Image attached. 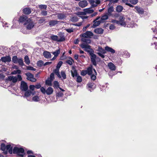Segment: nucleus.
<instances>
[{
	"instance_id": "c03bdc74",
	"label": "nucleus",
	"mask_w": 157,
	"mask_h": 157,
	"mask_svg": "<svg viewBox=\"0 0 157 157\" xmlns=\"http://www.w3.org/2000/svg\"><path fill=\"white\" fill-rule=\"evenodd\" d=\"M123 7L121 6H118L116 8V10L118 12H121L123 10Z\"/></svg>"
},
{
	"instance_id": "cd10ccee",
	"label": "nucleus",
	"mask_w": 157,
	"mask_h": 157,
	"mask_svg": "<svg viewBox=\"0 0 157 157\" xmlns=\"http://www.w3.org/2000/svg\"><path fill=\"white\" fill-rule=\"evenodd\" d=\"M83 11H85L86 13V15L87 14H90L93 13L94 10L90 8H86L83 9Z\"/></svg>"
},
{
	"instance_id": "6e6d98bb",
	"label": "nucleus",
	"mask_w": 157,
	"mask_h": 157,
	"mask_svg": "<svg viewBox=\"0 0 157 157\" xmlns=\"http://www.w3.org/2000/svg\"><path fill=\"white\" fill-rule=\"evenodd\" d=\"M113 11V6L109 7L108 9V12L109 14H111Z\"/></svg>"
},
{
	"instance_id": "774afa93",
	"label": "nucleus",
	"mask_w": 157,
	"mask_h": 157,
	"mask_svg": "<svg viewBox=\"0 0 157 157\" xmlns=\"http://www.w3.org/2000/svg\"><path fill=\"white\" fill-rule=\"evenodd\" d=\"M87 74V71L82 70L81 72V75L83 76H85Z\"/></svg>"
},
{
	"instance_id": "b1692460",
	"label": "nucleus",
	"mask_w": 157,
	"mask_h": 157,
	"mask_svg": "<svg viewBox=\"0 0 157 157\" xmlns=\"http://www.w3.org/2000/svg\"><path fill=\"white\" fill-rule=\"evenodd\" d=\"M40 100V98L39 97L36 96L33 97L32 98H29V99H28V101H34L37 102Z\"/></svg>"
},
{
	"instance_id": "c85d7f7f",
	"label": "nucleus",
	"mask_w": 157,
	"mask_h": 157,
	"mask_svg": "<svg viewBox=\"0 0 157 157\" xmlns=\"http://www.w3.org/2000/svg\"><path fill=\"white\" fill-rule=\"evenodd\" d=\"M108 66L112 71H114L116 69V67L115 65L112 63L110 62L108 63Z\"/></svg>"
},
{
	"instance_id": "9b49d317",
	"label": "nucleus",
	"mask_w": 157,
	"mask_h": 157,
	"mask_svg": "<svg viewBox=\"0 0 157 157\" xmlns=\"http://www.w3.org/2000/svg\"><path fill=\"white\" fill-rule=\"evenodd\" d=\"M21 89L24 91H26L28 89V86L27 83L24 81H22L21 82Z\"/></svg>"
},
{
	"instance_id": "dca6fc26",
	"label": "nucleus",
	"mask_w": 157,
	"mask_h": 157,
	"mask_svg": "<svg viewBox=\"0 0 157 157\" xmlns=\"http://www.w3.org/2000/svg\"><path fill=\"white\" fill-rule=\"evenodd\" d=\"M35 94V92H32L30 90H26L25 94V97L28 100V99H29V97L31 94H32V95H33Z\"/></svg>"
},
{
	"instance_id": "c9c22d12",
	"label": "nucleus",
	"mask_w": 157,
	"mask_h": 157,
	"mask_svg": "<svg viewBox=\"0 0 157 157\" xmlns=\"http://www.w3.org/2000/svg\"><path fill=\"white\" fill-rule=\"evenodd\" d=\"M87 74L89 75H91L93 73V67L92 66H91L87 68Z\"/></svg>"
},
{
	"instance_id": "f03ea898",
	"label": "nucleus",
	"mask_w": 157,
	"mask_h": 157,
	"mask_svg": "<svg viewBox=\"0 0 157 157\" xmlns=\"http://www.w3.org/2000/svg\"><path fill=\"white\" fill-rule=\"evenodd\" d=\"M24 151V150L22 148L15 147L13 148V152L14 154H16L19 156V157H24L25 154Z\"/></svg>"
},
{
	"instance_id": "603ef678",
	"label": "nucleus",
	"mask_w": 157,
	"mask_h": 157,
	"mask_svg": "<svg viewBox=\"0 0 157 157\" xmlns=\"http://www.w3.org/2000/svg\"><path fill=\"white\" fill-rule=\"evenodd\" d=\"M39 8L41 10H46L47 8V6L45 5H41L39 6Z\"/></svg>"
},
{
	"instance_id": "72a5a7b5",
	"label": "nucleus",
	"mask_w": 157,
	"mask_h": 157,
	"mask_svg": "<svg viewBox=\"0 0 157 157\" xmlns=\"http://www.w3.org/2000/svg\"><path fill=\"white\" fill-rule=\"evenodd\" d=\"M103 31V30L101 28L96 29L94 30V32L95 33L99 34L102 33Z\"/></svg>"
},
{
	"instance_id": "58836bf2",
	"label": "nucleus",
	"mask_w": 157,
	"mask_h": 157,
	"mask_svg": "<svg viewBox=\"0 0 157 157\" xmlns=\"http://www.w3.org/2000/svg\"><path fill=\"white\" fill-rule=\"evenodd\" d=\"M93 70L94 73H93V74L91 75V78L94 81L96 79V75L97 72L95 69H93Z\"/></svg>"
},
{
	"instance_id": "3c124183",
	"label": "nucleus",
	"mask_w": 157,
	"mask_h": 157,
	"mask_svg": "<svg viewBox=\"0 0 157 157\" xmlns=\"http://www.w3.org/2000/svg\"><path fill=\"white\" fill-rule=\"evenodd\" d=\"M70 59L67 60L66 61V63L70 65L72 64V62L74 61L70 57Z\"/></svg>"
},
{
	"instance_id": "ddd939ff",
	"label": "nucleus",
	"mask_w": 157,
	"mask_h": 157,
	"mask_svg": "<svg viewBox=\"0 0 157 157\" xmlns=\"http://www.w3.org/2000/svg\"><path fill=\"white\" fill-rule=\"evenodd\" d=\"M153 24L154 25L156 24V26L154 28H152L151 29L152 30H153V32L155 34V35L153 37V40H154L155 39H157V21H153Z\"/></svg>"
},
{
	"instance_id": "2eb2a0df",
	"label": "nucleus",
	"mask_w": 157,
	"mask_h": 157,
	"mask_svg": "<svg viewBox=\"0 0 157 157\" xmlns=\"http://www.w3.org/2000/svg\"><path fill=\"white\" fill-rule=\"evenodd\" d=\"M135 9L136 10V12L137 13L139 14H143L144 12V10L140 6H136L135 7Z\"/></svg>"
},
{
	"instance_id": "a18cd8bd",
	"label": "nucleus",
	"mask_w": 157,
	"mask_h": 157,
	"mask_svg": "<svg viewBox=\"0 0 157 157\" xmlns=\"http://www.w3.org/2000/svg\"><path fill=\"white\" fill-rule=\"evenodd\" d=\"M70 20L72 22H77L78 20V18L77 16H75L71 17Z\"/></svg>"
},
{
	"instance_id": "338daca9",
	"label": "nucleus",
	"mask_w": 157,
	"mask_h": 157,
	"mask_svg": "<svg viewBox=\"0 0 157 157\" xmlns=\"http://www.w3.org/2000/svg\"><path fill=\"white\" fill-rule=\"evenodd\" d=\"M45 19L44 17H43L40 18V19L39 20V22L40 23H42L45 21Z\"/></svg>"
},
{
	"instance_id": "13d9d810",
	"label": "nucleus",
	"mask_w": 157,
	"mask_h": 157,
	"mask_svg": "<svg viewBox=\"0 0 157 157\" xmlns=\"http://www.w3.org/2000/svg\"><path fill=\"white\" fill-rule=\"evenodd\" d=\"M76 77H77L76 81L77 82H80L82 81V78L80 76L78 75Z\"/></svg>"
},
{
	"instance_id": "6e6552de",
	"label": "nucleus",
	"mask_w": 157,
	"mask_h": 157,
	"mask_svg": "<svg viewBox=\"0 0 157 157\" xmlns=\"http://www.w3.org/2000/svg\"><path fill=\"white\" fill-rule=\"evenodd\" d=\"M59 89L61 91H59L56 94L57 99L58 100L63 101V100L62 98V97L63 95V92L64 91V90L60 88H59Z\"/></svg>"
},
{
	"instance_id": "37998d69",
	"label": "nucleus",
	"mask_w": 157,
	"mask_h": 157,
	"mask_svg": "<svg viewBox=\"0 0 157 157\" xmlns=\"http://www.w3.org/2000/svg\"><path fill=\"white\" fill-rule=\"evenodd\" d=\"M25 62V63L27 65H29L30 63V61L27 56H26L24 58Z\"/></svg>"
},
{
	"instance_id": "2f4dec72",
	"label": "nucleus",
	"mask_w": 157,
	"mask_h": 157,
	"mask_svg": "<svg viewBox=\"0 0 157 157\" xmlns=\"http://www.w3.org/2000/svg\"><path fill=\"white\" fill-rule=\"evenodd\" d=\"M108 18V16L107 14L104 15H103L101 17V23H104L105 21Z\"/></svg>"
},
{
	"instance_id": "09e8293b",
	"label": "nucleus",
	"mask_w": 157,
	"mask_h": 157,
	"mask_svg": "<svg viewBox=\"0 0 157 157\" xmlns=\"http://www.w3.org/2000/svg\"><path fill=\"white\" fill-rule=\"evenodd\" d=\"M59 82L56 81H54V86L53 87L56 89H58L60 87H59Z\"/></svg>"
},
{
	"instance_id": "20e7f679",
	"label": "nucleus",
	"mask_w": 157,
	"mask_h": 157,
	"mask_svg": "<svg viewBox=\"0 0 157 157\" xmlns=\"http://www.w3.org/2000/svg\"><path fill=\"white\" fill-rule=\"evenodd\" d=\"M22 79L21 75H18L17 76H10L8 77V80L13 83H16L17 81H21Z\"/></svg>"
},
{
	"instance_id": "680f3d73",
	"label": "nucleus",
	"mask_w": 157,
	"mask_h": 157,
	"mask_svg": "<svg viewBox=\"0 0 157 157\" xmlns=\"http://www.w3.org/2000/svg\"><path fill=\"white\" fill-rule=\"evenodd\" d=\"M63 64V62L62 61H59L57 64L56 68L59 69Z\"/></svg>"
},
{
	"instance_id": "79ce46f5",
	"label": "nucleus",
	"mask_w": 157,
	"mask_h": 157,
	"mask_svg": "<svg viewBox=\"0 0 157 157\" xmlns=\"http://www.w3.org/2000/svg\"><path fill=\"white\" fill-rule=\"evenodd\" d=\"M18 59L17 57L16 56H14L12 58V61L14 63H17V61Z\"/></svg>"
},
{
	"instance_id": "e433bc0d",
	"label": "nucleus",
	"mask_w": 157,
	"mask_h": 157,
	"mask_svg": "<svg viewBox=\"0 0 157 157\" xmlns=\"http://www.w3.org/2000/svg\"><path fill=\"white\" fill-rule=\"evenodd\" d=\"M71 72L72 74V75L73 77H76L78 75V74L77 71L75 69H73L72 71H71Z\"/></svg>"
},
{
	"instance_id": "de8ad7c7",
	"label": "nucleus",
	"mask_w": 157,
	"mask_h": 157,
	"mask_svg": "<svg viewBox=\"0 0 157 157\" xmlns=\"http://www.w3.org/2000/svg\"><path fill=\"white\" fill-rule=\"evenodd\" d=\"M61 77H62L63 79H65L66 78V75L64 71H62L61 72Z\"/></svg>"
},
{
	"instance_id": "c756f323",
	"label": "nucleus",
	"mask_w": 157,
	"mask_h": 157,
	"mask_svg": "<svg viewBox=\"0 0 157 157\" xmlns=\"http://www.w3.org/2000/svg\"><path fill=\"white\" fill-rule=\"evenodd\" d=\"M23 13L25 14H29L31 13V11L29 8H25L23 10Z\"/></svg>"
},
{
	"instance_id": "9d476101",
	"label": "nucleus",
	"mask_w": 157,
	"mask_h": 157,
	"mask_svg": "<svg viewBox=\"0 0 157 157\" xmlns=\"http://www.w3.org/2000/svg\"><path fill=\"white\" fill-rule=\"evenodd\" d=\"M124 17L123 16H120L119 17V21H118V24L122 26H124L126 27L127 25L126 23L124 21Z\"/></svg>"
},
{
	"instance_id": "6ab92c4d",
	"label": "nucleus",
	"mask_w": 157,
	"mask_h": 157,
	"mask_svg": "<svg viewBox=\"0 0 157 157\" xmlns=\"http://www.w3.org/2000/svg\"><path fill=\"white\" fill-rule=\"evenodd\" d=\"M79 6L82 8H84L87 6L88 3L86 0H82L78 3Z\"/></svg>"
},
{
	"instance_id": "052dcab7",
	"label": "nucleus",
	"mask_w": 157,
	"mask_h": 157,
	"mask_svg": "<svg viewBox=\"0 0 157 157\" xmlns=\"http://www.w3.org/2000/svg\"><path fill=\"white\" fill-rule=\"evenodd\" d=\"M129 1L131 4L136 5L138 1V0H129Z\"/></svg>"
},
{
	"instance_id": "a19ab883",
	"label": "nucleus",
	"mask_w": 157,
	"mask_h": 157,
	"mask_svg": "<svg viewBox=\"0 0 157 157\" xmlns=\"http://www.w3.org/2000/svg\"><path fill=\"white\" fill-rule=\"evenodd\" d=\"M17 63H18L20 66H22L24 65V63L23 60L21 58H18Z\"/></svg>"
},
{
	"instance_id": "ea45409f",
	"label": "nucleus",
	"mask_w": 157,
	"mask_h": 157,
	"mask_svg": "<svg viewBox=\"0 0 157 157\" xmlns=\"http://www.w3.org/2000/svg\"><path fill=\"white\" fill-rule=\"evenodd\" d=\"M57 17L59 19H62L65 17V16L64 14L59 13L57 14Z\"/></svg>"
},
{
	"instance_id": "423d86ee",
	"label": "nucleus",
	"mask_w": 157,
	"mask_h": 157,
	"mask_svg": "<svg viewBox=\"0 0 157 157\" xmlns=\"http://www.w3.org/2000/svg\"><path fill=\"white\" fill-rule=\"evenodd\" d=\"M81 47L83 49H84L85 51L89 53L91 52L93 49L91 48V46L88 44L82 43L80 45Z\"/></svg>"
},
{
	"instance_id": "864d4df0",
	"label": "nucleus",
	"mask_w": 157,
	"mask_h": 157,
	"mask_svg": "<svg viewBox=\"0 0 157 157\" xmlns=\"http://www.w3.org/2000/svg\"><path fill=\"white\" fill-rule=\"evenodd\" d=\"M21 71L20 70H17L16 71H14L11 72V74L12 75H15L17 74H21Z\"/></svg>"
},
{
	"instance_id": "0e129e2a",
	"label": "nucleus",
	"mask_w": 157,
	"mask_h": 157,
	"mask_svg": "<svg viewBox=\"0 0 157 157\" xmlns=\"http://www.w3.org/2000/svg\"><path fill=\"white\" fill-rule=\"evenodd\" d=\"M13 25L12 26H11L12 28H16V26L15 25V24L16 22H17V20H15V19L13 20Z\"/></svg>"
},
{
	"instance_id": "473e14b6",
	"label": "nucleus",
	"mask_w": 157,
	"mask_h": 157,
	"mask_svg": "<svg viewBox=\"0 0 157 157\" xmlns=\"http://www.w3.org/2000/svg\"><path fill=\"white\" fill-rule=\"evenodd\" d=\"M53 73L55 74L58 78H61V76L59 73V69L56 68L55 69L53 70Z\"/></svg>"
},
{
	"instance_id": "f704fd0d",
	"label": "nucleus",
	"mask_w": 157,
	"mask_h": 157,
	"mask_svg": "<svg viewBox=\"0 0 157 157\" xmlns=\"http://www.w3.org/2000/svg\"><path fill=\"white\" fill-rule=\"evenodd\" d=\"M97 51L99 52H100L102 54H105L106 53V52L105 49H104L102 47H98Z\"/></svg>"
},
{
	"instance_id": "bb28decb",
	"label": "nucleus",
	"mask_w": 157,
	"mask_h": 157,
	"mask_svg": "<svg viewBox=\"0 0 157 157\" xmlns=\"http://www.w3.org/2000/svg\"><path fill=\"white\" fill-rule=\"evenodd\" d=\"M105 49L106 52L107 51L108 52H110L112 54H113L115 53V51L114 50L108 46H106L105 47Z\"/></svg>"
},
{
	"instance_id": "8fccbe9b",
	"label": "nucleus",
	"mask_w": 157,
	"mask_h": 157,
	"mask_svg": "<svg viewBox=\"0 0 157 157\" xmlns=\"http://www.w3.org/2000/svg\"><path fill=\"white\" fill-rule=\"evenodd\" d=\"M60 53L59 49L56 50L55 52H53L52 54L54 55L55 57H57Z\"/></svg>"
},
{
	"instance_id": "f8f14e48",
	"label": "nucleus",
	"mask_w": 157,
	"mask_h": 157,
	"mask_svg": "<svg viewBox=\"0 0 157 157\" xmlns=\"http://www.w3.org/2000/svg\"><path fill=\"white\" fill-rule=\"evenodd\" d=\"M153 24L154 25L156 24V26L154 28H152L151 29L152 30H153V32L155 34V35L153 37V40H154L155 39H157V21H153Z\"/></svg>"
},
{
	"instance_id": "412c9836",
	"label": "nucleus",
	"mask_w": 157,
	"mask_h": 157,
	"mask_svg": "<svg viewBox=\"0 0 157 157\" xmlns=\"http://www.w3.org/2000/svg\"><path fill=\"white\" fill-rule=\"evenodd\" d=\"M43 55L44 57L46 59H50L51 57L50 52L47 51H44L43 53Z\"/></svg>"
},
{
	"instance_id": "49530a36",
	"label": "nucleus",
	"mask_w": 157,
	"mask_h": 157,
	"mask_svg": "<svg viewBox=\"0 0 157 157\" xmlns=\"http://www.w3.org/2000/svg\"><path fill=\"white\" fill-rule=\"evenodd\" d=\"M44 63L42 60H39L37 61V65L38 67H41L43 65H44Z\"/></svg>"
},
{
	"instance_id": "69168bd1",
	"label": "nucleus",
	"mask_w": 157,
	"mask_h": 157,
	"mask_svg": "<svg viewBox=\"0 0 157 157\" xmlns=\"http://www.w3.org/2000/svg\"><path fill=\"white\" fill-rule=\"evenodd\" d=\"M27 69L33 71H35L36 70V69L35 68L31 66H27Z\"/></svg>"
},
{
	"instance_id": "7ed1b4c3",
	"label": "nucleus",
	"mask_w": 157,
	"mask_h": 157,
	"mask_svg": "<svg viewBox=\"0 0 157 157\" xmlns=\"http://www.w3.org/2000/svg\"><path fill=\"white\" fill-rule=\"evenodd\" d=\"M24 25H25V27L27 30H29L32 29L34 27L35 24L30 18H29L27 21V22L25 23Z\"/></svg>"
},
{
	"instance_id": "bf43d9fd",
	"label": "nucleus",
	"mask_w": 157,
	"mask_h": 157,
	"mask_svg": "<svg viewBox=\"0 0 157 157\" xmlns=\"http://www.w3.org/2000/svg\"><path fill=\"white\" fill-rule=\"evenodd\" d=\"M40 13L42 16H46L47 15L48 12L46 10H43L41 11Z\"/></svg>"
},
{
	"instance_id": "4be33fe9",
	"label": "nucleus",
	"mask_w": 157,
	"mask_h": 157,
	"mask_svg": "<svg viewBox=\"0 0 157 157\" xmlns=\"http://www.w3.org/2000/svg\"><path fill=\"white\" fill-rule=\"evenodd\" d=\"M59 21L55 20H50L49 22V25L51 27L54 26L57 24Z\"/></svg>"
},
{
	"instance_id": "4c0bfd02",
	"label": "nucleus",
	"mask_w": 157,
	"mask_h": 157,
	"mask_svg": "<svg viewBox=\"0 0 157 157\" xmlns=\"http://www.w3.org/2000/svg\"><path fill=\"white\" fill-rule=\"evenodd\" d=\"M122 2L126 5L129 6L131 7H134V6L129 3V1L128 0H122Z\"/></svg>"
},
{
	"instance_id": "393cba45",
	"label": "nucleus",
	"mask_w": 157,
	"mask_h": 157,
	"mask_svg": "<svg viewBox=\"0 0 157 157\" xmlns=\"http://www.w3.org/2000/svg\"><path fill=\"white\" fill-rule=\"evenodd\" d=\"M126 23L127 25L126 27L133 28L136 26V25L135 23L133 21H131L130 22L129 24L128 22H127Z\"/></svg>"
},
{
	"instance_id": "a211bd4d",
	"label": "nucleus",
	"mask_w": 157,
	"mask_h": 157,
	"mask_svg": "<svg viewBox=\"0 0 157 157\" xmlns=\"http://www.w3.org/2000/svg\"><path fill=\"white\" fill-rule=\"evenodd\" d=\"M1 60L4 63L10 62L11 61V58L9 56H6L2 57Z\"/></svg>"
},
{
	"instance_id": "a878e982",
	"label": "nucleus",
	"mask_w": 157,
	"mask_h": 157,
	"mask_svg": "<svg viewBox=\"0 0 157 157\" xmlns=\"http://www.w3.org/2000/svg\"><path fill=\"white\" fill-rule=\"evenodd\" d=\"M87 38L82 37L81 39V40L83 42V43L85 44H90L91 43V40L89 39H87Z\"/></svg>"
},
{
	"instance_id": "f257e3e1",
	"label": "nucleus",
	"mask_w": 157,
	"mask_h": 157,
	"mask_svg": "<svg viewBox=\"0 0 157 157\" xmlns=\"http://www.w3.org/2000/svg\"><path fill=\"white\" fill-rule=\"evenodd\" d=\"M1 149L3 151V153L6 155L8 151L10 154L13 153V147L11 146V145L8 144L6 146L4 144H2L1 145Z\"/></svg>"
},
{
	"instance_id": "5fc2aeb1",
	"label": "nucleus",
	"mask_w": 157,
	"mask_h": 157,
	"mask_svg": "<svg viewBox=\"0 0 157 157\" xmlns=\"http://www.w3.org/2000/svg\"><path fill=\"white\" fill-rule=\"evenodd\" d=\"M28 30H27V29H26V28L22 29L21 31L24 34H28L29 33V32L28 31Z\"/></svg>"
},
{
	"instance_id": "0eeeda50",
	"label": "nucleus",
	"mask_w": 157,
	"mask_h": 157,
	"mask_svg": "<svg viewBox=\"0 0 157 157\" xmlns=\"http://www.w3.org/2000/svg\"><path fill=\"white\" fill-rule=\"evenodd\" d=\"M27 77V79L32 82H35L36 80L34 77L33 75L29 72H28L25 74Z\"/></svg>"
},
{
	"instance_id": "f3484780",
	"label": "nucleus",
	"mask_w": 157,
	"mask_h": 157,
	"mask_svg": "<svg viewBox=\"0 0 157 157\" xmlns=\"http://www.w3.org/2000/svg\"><path fill=\"white\" fill-rule=\"evenodd\" d=\"M100 18V17H98L94 21V23L92 25V27L95 28L98 26L101 23V20L97 21Z\"/></svg>"
},
{
	"instance_id": "4d7b16f0",
	"label": "nucleus",
	"mask_w": 157,
	"mask_h": 157,
	"mask_svg": "<svg viewBox=\"0 0 157 157\" xmlns=\"http://www.w3.org/2000/svg\"><path fill=\"white\" fill-rule=\"evenodd\" d=\"M61 38H62L63 39H62L63 40L61 41H60V42L63 41L65 40V38L64 37V36L63 34H61L59 35V36H58V40H60V39Z\"/></svg>"
},
{
	"instance_id": "4468645a",
	"label": "nucleus",
	"mask_w": 157,
	"mask_h": 157,
	"mask_svg": "<svg viewBox=\"0 0 157 157\" xmlns=\"http://www.w3.org/2000/svg\"><path fill=\"white\" fill-rule=\"evenodd\" d=\"M93 36V33L90 31H87L85 33L80 35L82 37L89 38L91 36Z\"/></svg>"
},
{
	"instance_id": "aec40b11",
	"label": "nucleus",
	"mask_w": 157,
	"mask_h": 157,
	"mask_svg": "<svg viewBox=\"0 0 157 157\" xmlns=\"http://www.w3.org/2000/svg\"><path fill=\"white\" fill-rule=\"evenodd\" d=\"M25 15H23L22 16H21L19 19V22H27V21L28 19H29Z\"/></svg>"
},
{
	"instance_id": "5701e85b",
	"label": "nucleus",
	"mask_w": 157,
	"mask_h": 157,
	"mask_svg": "<svg viewBox=\"0 0 157 157\" xmlns=\"http://www.w3.org/2000/svg\"><path fill=\"white\" fill-rule=\"evenodd\" d=\"M50 38L52 40L57 42H60V41L63 40V38H61L60 40H58V36L56 35H52L50 36Z\"/></svg>"
},
{
	"instance_id": "39448f33",
	"label": "nucleus",
	"mask_w": 157,
	"mask_h": 157,
	"mask_svg": "<svg viewBox=\"0 0 157 157\" xmlns=\"http://www.w3.org/2000/svg\"><path fill=\"white\" fill-rule=\"evenodd\" d=\"M89 55L90 56L91 61L93 65L96 66L97 65L96 59L98 58L97 57L96 55L94 54V51L93 50H92L91 52L89 53Z\"/></svg>"
},
{
	"instance_id": "e2e57ef3",
	"label": "nucleus",
	"mask_w": 157,
	"mask_h": 157,
	"mask_svg": "<svg viewBox=\"0 0 157 157\" xmlns=\"http://www.w3.org/2000/svg\"><path fill=\"white\" fill-rule=\"evenodd\" d=\"M76 14L78 15H86L85 11H83V12H78Z\"/></svg>"
},
{
	"instance_id": "7c9ffc66",
	"label": "nucleus",
	"mask_w": 157,
	"mask_h": 157,
	"mask_svg": "<svg viewBox=\"0 0 157 157\" xmlns=\"http://www.w3.org/2000/svg\"><path fill=\"white\" fill-rule=\"evenodd\" d=\"M53 91V90L52 88L49 87L46 90V93L48 95H50L52 93Z\"/></svg>"
},
{
	"instance_id": "1a4fd4ad",
	"label": "nucleus",
	"mask_w": 157,
	"mask_h": 157,
	"mask_svg": "<svg viewBox=\"0 0 157 157\" xmlns=\"http://www.w3.org/2000/svg\"><path fill=\"white\" fill-rule=\"evenodd\" d=\"M91 5V7L94 8L97 6L100 3V0H90L89 1Z\"/></svg>"
}]
</instances>
